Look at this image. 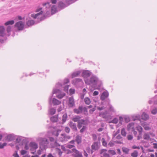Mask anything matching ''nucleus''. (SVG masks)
<instances>
[{
	"instance_id": "obj_1",
	"label": "nucleus",
	"mask_w": 157,
	"mask_h": 157,
	"mask_svg": "<svg viewBox=\"0 0 157 157\" xmlns=\"http://www.w3.org/2000/svg\"><path fill=\"white\" fill-rule=\"evenodd\" d=\"M69 82V79L66 78L62 83L59 82L56 84L55 87L53 89L52 95L49 98V103L50 105H52V100L54 94H57L56 97L59 99L62 98L65 96V93L62 92L61 89H62L63 85L67 84Z\"/></svg>"
},
{
	"instance_id": "obj_2",
	"label": "nucleus",
	"mask_w": 157,
	"mask_h": 157,
	"mask_svg": "<svg viewBox=\"0 0 157 157\" xmlns=\"http://www.w3.org/2000/svg\"><path fill=\"white\" fill-rule=\"evenodd\" d=\"M42 9V8L37 9L36 10V12H38L40 11V12L36 14H32L31 15V17L33 18L34 19L37 18V22H36V21H34L33 20H28L26 22V24L29 27L33 25L34 24H36L51 16V15L50 14V12L48 11H47L46 13L43 16L41 17L39 19L38 18L39 17V16L42 15L43 13V12L41 10Z\"/></svg>"
},
{
	"instance_id": "obj_3",
	"label": "nucleus",
	"mask_w": 157,
	"mask_h": 157,
	"mask_svg": "<svg viewBox=\"0 0 157 157\" xmlns=\"http://www.w3.org/2000/svg\"><path fill=\"white\" fill-rule=\"evenodd\" d=\"M84 81L85 83L87 85H92L93 87L95 89L100 90L102 85V82L99 80L98 78L95 75L92 76L90 79H85Z\"/></svg>"
},
{
	"instance_id": "obj_4",
	"label": "nucleus",
	"mask_w": 157,
	"mask_h": 157,
	"mask_svg": "<svg viewBox=\"0 0 157 157\" xmlns=\"http://www.w3.org/2000/svg\"><path fill=\"white\" fill-rule=\"evenodd\" d=\"M58 4V9L59 11L64 9L70 5L75 2L76 1H59Z\"/></svg>"
},
{
	"instance_id": "obj_5",
	"label": "nucleus",
	"mask_w": 157,
	"mask_h": 157,
	"mask_svg": "<svg viewBox=\"0 0 157 157\" xmlns=\"http://www.w3.org/2000/svg\"><path fill=\"white\" fill-rule=\"evenodd\" d=\"M6 35L5 33V29L3 26H0V36L4 37L3 39L0 38V42L3 43L7 40V38L6 36Z\"/></svg>"
},
{
	"instance_id": "obj_6",
	"label": "nucleus",
	"mask_w": 157,
	"mask_h": 157,
	"mask_svg": "<svg viewBox=\"0 0 157 157\" xmlns=\"http://www.w3.org/2000/svg\"><path fill=\"white\" fill-rule=\"evenodd\" d=\"M48 143V141L46 138H41V141L40 143V149L42 150L46 149Z\"/></svg>"
},
{
	"instance_id": "obj_7",
	"label": "nucleus",
	"mask_w": 157,
	"mask_h": 157,
	"mask_svg": "<svg viewBox=\"0 0 157 157\" xmlns=\"http://www.w3.org/2000/svg\"><path fill=\"white\" fill-rule=\"evenodd\" d=\"M15 26L17 27L18 30H22L24 29V24L22 21H19L16 23Z\"/></svg>"
},
{
	"instance_id": "obj_8",
	"label": "nucleus",
	"mask_w": 157,
	"mask_h": 157,
	"mask_svg": "<svg viewBox=\"0 0 157 157\" xmlns=\"http://www.w3.org/2000/svg\"><path fill=\"white\" fill-rule=\"evenodd\" d=\"M109 94L108 91H104L101 94L100 98L102 101H104L109 96Z\"/></svg>"
},
{
	"instance_id": "obj_9",
	"label": "nucleus",
	"mask_w": 157,
	"mask_h": 157,
	"mask_svg": "<svg viewBox=\"0 0 157 157\" xmlns=\"http://www.w3.org/2000/svg\"><path fill=\"white\" fill-rule=\"evenodd\" d=\"M68 105L69 108H72L75 105V102L73 97L69 98Z\"/></svg>"
},
{
	"instance_id": "obj_10",
	"label": "nucleus",
	"mask_w": 157,
	"mask_h": 157,
	"mask_svg": "<svg viewBox=\"0 0 157 157\" xmlns=\"http://www.w3.org/2000/svg\"><path fill=\"white\" fill-rule=\"evenodd\" d=\"M15 139V136L13 134H10L6 137V140L8 142H10L14 140Z\"/></svg>"
},
{
	"instance_id": "obj_11",
	"label": "nucleus",
	"mask_w": 157,
	"mask_h": 157,
	"mask_svg": "<svg viewBox=\"0 0 157 157\" xmlns=\"http://www.w3.org/2000/svg\"><path fill=\"white\" fill-rule=\"evenodd\" d=\"M72 150L73 152L75 153L74 155V157H83L81 152L75 148L73 149Z\"/></svg>"
},
{
	"instance_id": "obj_12",
	"label": "nucleus",
	"mask_w": 157,
	"mask_h": 157,
	"mask_svg": "<svg viewBox=\"0 0 157 157\" xmlns=\"http://www.w3.org/2000/svg\"><path fill=\"white\" fill-rule=\"evenodd\" d=\"M83 108L82 106H79L78 109H74V112L78 114L82 113L83 112Z\"/></svg>"
},
{
	"instance_id": "obj_13",
	"label": "nucleus",
	"mask_w": 157,
	"mask_h": 157,
	"mask_svg": "<svg viewBox=\"0 0 157 157\" xmlns=\"http://www.w3.org/2000/svg\"><path fill=\"white\" fill-rule=\"evenodd\" d=\"M73 82L75 85H82L83 83V82L82 79L76 78L73 80Z\"/></svg>"
},
{
	"instance_id": "obj_14",
	"label": "nucleus",
	"mask_w": 157,
	"mask_h": 157,
	"mask_svg": "<svg viewBox=\"0 0 157 157\" xmlns=\"http://www.w3.org/2000/svg\"><path fill=\"white\" fill-rule=\"evenodd\" d=\"M58 12L57 6L56 5H53L51 7V12L52 15Z\"/></svg>"
},
{
	"instance_id": "obj_15",
	"label": "nucleus",
	"mask_w": 157,
	"mask_h": 157,
	"mask_svg": "<svg viewBox=\"0 0 157 157\" xmlns=\"http://www.w3.org/2000/svg\"><path fill=\"white\" fill-rule=\"evenodd\" d=\"M107 150L106 149H101L100 151V154H103V156H101V157H109V154L107 153L106 151Z\"/></svg>"
},
{
	"instance_id": "obj_16",
	"label": "nucleus",
	"mask_w": 157,
	"mask_h": 157,
	"mask_svg": "<svg viewBox=\"0 0 157 157\" xmlns=\"http://www.w3.org/2000/svg\"><path fill=\"white\" fill-rule=\"evenodd\" d=\"M91 149L93 150H94V151H96L98 149V142H94L91 145Z\"/></svg>"
},
{
	"instance_id": "obj_17",
	"label": "nucleus",
	"mask_w": 157,
	"mask_h": 157,
	"mask_svg": "<svg viewBox=\"0 0 157 157\" xmlns=\"http://www.w3.org/2000/svg\"><path fill=\"white\" fill-rule=\"evenodd\" d=\"M69 126L73 131H77V130L76 124L71 121L70 122Z\"/></svg>"
},
{
	"instance_id": "obj_18",
	"label": "nucleus",
	"mask_w": 157,
	"mask_h": 157,
	"mask_svg": "<svg viewBox=\"0 0 157 157\" xmlns=\"http://www.w3.org/2000/svg\"><path fill=\"white\" fill-rule=\"evenodd\" d=\"M82 75L85 77L87 78L90 75V73L88 71L84 70L82 72Z\"/></svg>"
},
{
	"instance_id": "obj_19",
	"label": "nucleus",
	"mask_w": 157,
	"mask_h": 157,
	"mask_svg": "<svg viewBox=\"0 0 157 157\" xmlns=\"http://www.w3.org/2000/svg\"><path fill=\"white\" fill-rule=\"evenodd\" d=\"M141 117L142 120L144 121H146L149 118V117L147 113L144 112L142 115Z\"/></svg>"
},
{
	"instance_id": "obj_20",
	"label": "nucleus",
	"mask_w": 157,
	"mask_h": 157,
	"mask_svg": "<svg viewBox=\"0 0 157 157\" xmlns=\"http://www.w3.org/2000/svg\"><path fill=\"white\" fill-rule=\"evenodd\" d=\"M52 103L54 105H59L61 103V101L55 98H53L52 100Z\"/></svg>"
},
{
	"instance_id": "obj_21",
	"label": "nucleus",
	"mask_w": 157,
	"mask_h": 157,
	"mask_svg": "<svg viewBox=\"0 0 157 157\" xmlns=\"http://www.w3.org/2000/svg\"><path fill=\"white\" fill-rule=\"evenodd\" d=\"M85 120L83 119H81L80 121H78V127L79 129H80L82 127V124H84Z\"/></svg>"
},
{
	"instance_id": "obj_22",
	"label": "nucleus",
	"mask_w": 157,
	"mask_h": 157,
	"mask_svg": "<svg viewBox=\"0 0 157 157\" xmlns=\"http://www.w3.org/2000/svg\"><path fill=\"white\" fill-rule=\"evenodd\" d=\"M75 141L78 144H79L82 142L81 137L79 135H77L76 137Z\"/></svg>"
},
{
	"instance_id": "obj_23",
	"label": "nucleus",
	"mask_w": 157,
	"mask_h": 157,
	"mask_svg": "<svg viewBox=\"0 0 157 157\" xmlns=\"http://www.w3.org/2000/svg\"><path fill=\"white\" fill-rule=\"evenodd\" d=\"M58 115H57L51 117L50 118V120L51 121L53 122H57L58 120Z\"/></svg>"
},
{
	"instance_id": "obj_24",
	"label": "nucleus",
	"mask_w": 157,
	"mask_h": 157,
	"mask_svg": "<svg viewBox=\"0 0 157 157\" xmlns=\"http://www.w3.org/2000/svg\"><path fill=\"white\" fill-rule=\"evenodd\" d=\"M67 114L66 113H64L63 114L62 117V124H63L65 123L67 120Z\"/></svg>"
},
{
	"instance_id": "obj_25",
	"label": "nucleus",
	"mask_w": 157,
	"mask_h": 157,
	"mask_svg": "<svg viewBox=\"0 0 157 157\" xmlns=\"http://www.w3.org/2000/svg\"><path fill=\"white\" fill-rule=\"evenodd\" d=\"M30 146L35 149L37 148L38 147L37 144L34 142H31L30 143Z\"/></svg>"
},
{
	"instance_id": "obj_26",
	"label": "nucleus",
	"mask_w": 157,
	"mask_h": 157,
	"mask_svg": "<svg viewBox=\"0 0 157 157\" xmlns=\"http://www.w3.org/2000/svg\"><path fill=\"white\" fill-rule=\"evenodd\" d=\"M81 73V72L79 71H78L73 72L71 75L72 78L78 76Z\"/></svg>"
},
{
	"instance_id": "obj_27",
	"label": "nucleus",
	"mask_w": 157,
	"mask_h": 157,
	"mask_svg": "<svg viewBox=\"0 0 157 157\" xmlns=\"http://www.w3.org/2000/svg\"><path fill=\"white\" fill-rule=\"evenodd\" d=\"M81 118V117L79 116H75V117H73L72 119V121L75 122H78V121H80V119Z\"/></svg>"
},
{
	"instance_id": "obj_28",
	"label": "nucleus",
	"mask_w": 157,
	"mask_h": 157,
	"mask_svg": "<svg viewBox=\"0 0 157 157\" xmlns=\"http://www.w3.org/2000/svg\"><path fill=\"white\" fill-rule=\"evenodd\" d=\"M43 5L44 7H45L48 9L50 8L51 7V4H50V3L49 2L44 3L43 4Z\"/></svg>"
},
{
	"instance_id": "obj_29",
	"label": "nucleus",
	"mask_w": 157,
	"mask_h": 157,
	"mask_svg": "<svg viewBox=\"0 0 157 157\" xmlns=\"http://www.w3.org/2000/svg\"><path fill=\"white\" fill-rule=\"evenodd\" d=\"M85 103L87 105H89L91 102L90 100V98L88 97H86L84 100Z\"/></svg>"
},
{
	"instance_id": "obj_30",
	"label": "nucleus",
	"mask_w": 157,
	"mask_h": 157,
	"mask_svg": "<svg viewBox=\"0 0 157 157\" xmlns=\"http://www.w3.org/2000/svg\"><path fill=\"white\" fill-rule=\"evenodd\" d=\"M122 150L123 152L125 153L126 154H128V152L129 151V149L128 148L124 147L122 148Z\"/></svg>"
},
{
	"instance_id": "obj_31",
	"label": "nucleus",
	"mask_w": 157,
	"mask_h": 157,
	"mask_svg": "<svg viewBox=\"0 0 157 157\" xmlns=\"http://www.w3.org/2000/svg\"><path fill=\"white\" fill-rule=\"evenodd\" d=\"M14 23V21L13 20L9 21L6 22L5 23V25L6 26H7L9 25H12Z\"/></svg>"
},
{
	"instance_id": "obj_32",
	"label": "nucleus",
	"mask_w": 157,
	"mask_h": 157,
	"mask_svg": "<svg viewBox=\"0 0 157 157\" xmlns=\"http://www.w3.org/2000/svg\"><path fill=\"white\" fill-rule=\"evenodd\" d=\"M143 138L145 140H149L150 139L149 135L146 133L144 134L143 135Z\"/></svg>"
},
{
	"instance_id": "obj_33",
	"label": "nucleus",
	"mask_w": 157,
	"mask_h": 157,
	"mask_svg": "<svg viewBox=\"0 0 157 157\" xmlns=\"http://www.w3.org/2000/svg\"><path fill=\"white\" fill-rule=\"evenodd\" d=\"M61 135L64 138V140H65L66 139H69L71 138V137L69 136H67L65 133L62 134Z\"/></svg>"
},
{
	"instance_id": "obj_34",
	"label": "nucleus",
	"mask_w": 157,
	"mask_h": 157,
	"mask_svg": "<svg viewBox=\"0 0 157 157\" xmlns=\"http://www.w3.org/2000/svg\"><path fill=\"white\" fill-rule=\"evenodd\" d=\"M138 155V151L136 150H135L133 152L131 153V155L132 157H137Z\"/></svg>"
},
{
	"instance_id": "obj_35",
	"label": "nucleus",
	"mask_w": 157,
	"mask_h": 157,
	"mask_svg": "<svg viewBox=\"0 0 157 157\" xmlns=\"http://www.w3.org/2000/svg\"><path fill=\"white\" fill-rule=\"evenodd\" d=\"M157 96V95H155L154 98H152L150 99V100L148 101V103L149 104H151L153 102H154V104H156V103H155V97Z\"/></svg>"
},
{
	"instance_id": "obj_36",
	"label": "nucleus",
	"mask_w": 157,
	"mask_h": 157,
	"mask_svg": "<svg viewBox=\"0 0 157 157\" xmlns=\"http://www.w3.org/2000/svg\"><path fill=\"white\" fill-rule=\"evenodd\" d=\"M121 135L124 136H125L126 135V132L125 131V129L123 128L121 131Z\"/></svg>"
},
{
	"instance_id": "obj_37",
	"label": "nucleus",
	"mask_w": 157,
	"mask_h": 157,
	"mask_svg": "<svg viewBox=\"0 0 157 157\" xmlns=\"http://www.w3.org/2000/svg\"><path fill=\"white\" fill-rule=\"evenodd\" d=\"M137 129L139 132V135H141L143 130V128L141 126H139L137 127Z\"/></svg>"
},
{
	"instance_id": "obj_38",
	"label": "nucleus",
	"mask_w": 157,
	"mask_h": 157,
	"mask_svg": "<svg viewBox=\"0 0 157 157\" xmlns=\"http://www.w3.org/2000/svg\"><path fill=\"white\" fill-rule=\"evenodd\" d=\"M118 122V119L116 118H113L112 121L110 122V123H113L114 124H117Z\"/></svg>"
},
{
	"instance_id": "obj_39",
	"label": "nucleus",
	"mask_w": 157,
	"mask_h": 157,
	"mask_svg": "<svg viewBox=\"0 0 157 157\" xmlns=\"http://www.w3.org/2000/svg\"><path fill=\"white\" fill-rule=\"evenodd\" d=\"M61 131L58 129L57 131H55L52 132V134L56 136H58L59 135V132H60Z\"/></svg>"
},
{
	"instance_id": "obj_40",
	"label": "nucleus",
	"mask_w": 157,
	"mask_h": 157,
	"mask_svg": "<svg viewBox=\"0 0 157 157\" xmlns=\"http://www.w3.org/2000/svg\"><path fill=\"white\" fill-rule=\"evenodd\" d=\"M56 111V109L54 108H52L51 109H50V110L49 113L50 115H52L55 113Z\"/></svg>"
},
{
	"instance_id": "obj_41",
	"label": "nucleus",
	"mask_w": 157,
	"mask_h": 157,
	"mask_svg": "<svg viewBox=\"0 0 157 157\" xmlns=\"http://www.w3.org/2000/svg\"><path fill=\"white\" fill-rule=\"evenodd\" d=\"M66 84H65V85ZM64 85H63V86H62V88L63 87V90L66 92H68L69 86L68 85H66L64 86L63 87V86Z\"/></svg>"
},
{
	"instance_id": "obj_42",
	"label": "nucleus",
	"mask_w": 157,
	"mask_h": 157,
	"mask_svg": "<svg viewBox=\"0 0 157 157\" xmlns=\"http://www.w3.org/2000/svg\"><path fill=\"white\" fill-rule=\"evenodd\" d=\"M22 137L21 136H18L16 140V142L18 143H20Z\"/></svg>"
},
{
	"instance_id": "obj_43",
	"label": "nucleus",
	"mask_w": 157,
	"mask_h": 157,
	"mask_svg": "<svg viewBox=\"0 0 157 157\" xmlns=\"http://www.w3.org/2000/svg\"><path fill=\"white\" fill-rule=\"evenodd\" d=\"M56 151L58 153V154L59 155V156H61L63 153L62 151H61V149L60 148H56Z\"/></svg>"
},
{
	"instance_id": "obj_44",
	"label": "nucleus",
	"mask_w": 157,
	"mask_h": 157,
	"mask_svg": "<svg viewBox=\"0 0 157 157\" xmlns=\"http://www.w3.org/2000/svg\"><path fill=\"white\" fill-rule=\"evenodd\" d=\"M157 113V107L153 109L151 111V113L155 115Z\"/></svg>"
},
{
	"instance_id": "obj_45",
	"label": "nucleus",
	"mask_w": 157,
	"mask_h": 157,
	"mask_svg": "<svg viewBox=\"0 0 157 157\" xmlns=\"http://www.w3.org/2000/svg\"><path fill=\"white\" fill-rule=\"evenodd\" d=\"M83 111L84 114L85 115L88 114L87 109L86 107H84L83 108Z\"/></svg>"
},
{
	"instance_id": "obj_46",
	"label": "nucleus",
	"mask_w": 157,
	"mask_h": 157,
	"mask_svg": "<svg viewBox=\"0 0 157 157\" xmlns=\"http://www.w3.org/2000/svg\"><path fill=\"white\" fill-rule=\"evenodd\" d=\"M101 141L103 146H106L107 145V143L105 140V139L104 138H102L101 139Z\"/></svg>"
},
{
	"instance_id": "obj_47",
	"label": "nucleus",
	"mask_w": 157,
	"mask_h": 157,
	"mask_svg": "<svg viewBox=\"0 0 157 157\" xmlns=\"http://www.w3.org/2000/svg\"><path fill=\"white\" fill-rule=\"evenodd\" d=\"M7 144L6 143H4L2 144L1 143H0V149H2L4 148L5 146H6Z\"/></svg>"
},
{
	"instance_id": "obj_48",
	"label": "nucleus",
	"mask_w": 157,
	"mask_h": 157,
	"mask_svg": "<svg viewBox=\"0 0 157 157\" xmlns=\"http://www.w3.org/2000/svg\"><path fill=\"white\" fill-rule=\"evenodd\" d=\"M86 127L85 126H83L82 128L80 130V132L81 133H83L86 129Z\"/></svg>"
},
{
	"instance_id": "obj_49",
	"label": "nucleus",
	"mask_w": 157,
	"mask_h": 157,
	"mask_svg": "<svg viewBox=\"0 0 157 157\" xmlns=\"http://www.w3.org/2000/svg\"><path fill=\"white\" fill-rule=\"evenodd\" d=\"M12 27L10 26H8L7 28L6 31L8 33L11 31Z\"/></svg>"
},
{
	"instance_id": "obj_50",
	"label": "nucleus",
	"mask_w": 157,
	"mask_h": 157,
	"mask_svg": "<svg viewBox=\"0 0 157 157\" xmlns=\"http://www.w3.org/2000/svg\"><path fill=\"white\" fill-rule=\"evenodd\" d=\"M124 119L125 122L127 123L130 121V118L129 117H124Z\"/></svg>"
},
{
	"instance_id": "obj_51",
	"label": "nucleus",
	"mask_w": 157,
	"mask_h": 157,
	"mask_svg": "<svg viewBox=\"0 0 157 157\" xmlns=\"http://www.w3.org/2000/svg\"><path fill=\"white\" fill-rule=\"evenodd\" d=\"M70 94H73L75 93V89H70L69 90Z\"/></svg>"
},
{
	"instance_id": "obj_52",
	"label": "nucleus",
	"mask_w": 157,
	"mask_h": 157,
	"mask_svg": "<svg viewBox=\"0 0 157 157\" xmlns=\"http://www.w3.org/2000/svg\"><path fill=\"white\" fill-rule=\"evenodd\" d=\"M13 156L14 157H20L17 154V151H15V153L13 155Z\"/></svg>"
},
{
	"instance_id": "obj_53",
	"label": "nucleus",
	"mask_w": 157,
	"mask_h": 157,
	"mask_svg": "<svg viewBox=\"0 0 157 157\" xmlns=\"http://www.w3.org/2000/svg\"><path fill=\"white\" fill-rule=\"evenodd\" d=\"M127 138L128 140H131L133 139V136L132 135H129L127 136Z\"/></svg>"
},
{
	"instance_id": "obj_54",
	"label": "nucleus",
	"mask_w": 157,
	"mask_h": 157,
	"mask_svg": "<svg viewBox=\"0 0 157 157\" xmlns=\"http://www.w3.org/2000/svg\"><path fill=\"white\" fill-rule=\"evenodd\" d=\"M86 151L88 153H90L91 151V149L90 147H86Z\"/></svg>"
},
{
	"instance_id": "obj_55",
	"label": "nucleus",
	"mask_w": 157,
	"mask_h": 157,
	"mask_svg": "<svg viewBox=\"0 0 157 157\" xmlns=\"http://www.w3.org/2000/svg\"><path fill=\"white\" fill-rule=\"evenodd\" d=\"M86 94V93H81L80 98L81 99H83L84 98V97Z\"/></svg>"
},
{
	"instance_id": "obj_56",
	"label": "nucleus",
	"mask_w": 157,
	"mask_h": 157,
	"mask_svg": "<svg viewBox=\"0 0 157 157\" xmlns=\"http://www.w3.org/2000/svg\"><path fill=\"white\" fill-rule=\"evenodd\" d=\"M119 123L122 124V122L123 121V118L121 116L119 117Z\"/></svg>"
},
{
	"instance_id": "obj_57",
	"label": "nucleus",
	"mask_w": 157,
	"mask_h": 157,
	"mask_svg": "<svg viewBox=\"0 0 157 157\" xmlns=\"http://www.w3.org/2000/svg\"><path fill=\"white\" fill-rule=\"evenodd\" d=\"M95 109L94 108L91 109L89 111V113L90 114H92L95 111Z\"/></svg>"
},
{
	"instance_id": "obj_58",
	"label": "nucleus",
	"mask_w": 157,
	"mask_h": 157,
	"mask_svg": "<svg viewBox=\"0 0 157 157\" xmlns=\"http://www.w3.org/2000/svg\"><path fill=\"white\" fill-rule=\"evenodd\" d=\"M65 132L67 133H69L70 131V129L69 128L66 127L65 128Z\"/></svg>"
},
{
	"instance_id": "obj_59",
	"label": "nucleus",
	"mask_w": 157,
	"mask_h": 157,
	"mask_svg": "<svg viewBox=\"0 0 157 157\" xmlns=\"http://www.w3.org/2000/svg\"><path fill=\"white\" fill-rule=\"evenodd\" d=\"M120 133V130H118L115 133L113 134V136L115 137L117 134Z\"/></svg>"
},
{
	"instance_id": "obj_60",
	"label": "nucleus",
	"mask_w": 157,
	"mask_h": 157,
	"mask_svg": "<svg viewBox=\"0 0 157 157\" xmlns=\"http://www.w3.org/2000/svg\"><path fill=\"white\" fill-rule=\"evenodd\" d=\"M108 152L111 153L113 155H114L116 154V152L113 150H109Z\"/></svg>"
},
{
	"instance_id": "obj_61",
	"label": "nucleus",
	"mask_w": 157,
	"mask_h": 157,
	"mask_svg": "<svg viewBox=\"0 0 157 157\" xmlns=\"http://www.w3.org/2000/svg\"><path fill=\"white\" fill-rule=\"evenodd\" d=\"M27 152V151L25 150H22L21 151V154L22 155H24L25 154H26Z\"/></svg>"
},
{
	"instance_id": "obj_62",
	"label": "nucleus",
	"mask_w": 157,
	"mask_h": 157,
	"mask_svg": "<svg viewBox=\"0 0 157 157\" xmlns=\"http://www.w3.org/2000/svg\"><path fill=\"white\" fill-rule=\"evenodd\" d=\"M49 140L51 142H53L55 141V139L52 137H49Z\"/></svg>"
},
{
	"instance_id": "obj_63",
	"label": "nucleus",
	"mask_w": 157,
	"mask_h": 157,
	"mask_svg": "<svg viewBox=\"0 0 157 157\" xmlns=\"http://www.w3.org/2000/svg\"><path fill=\"white\" fill-rule=\"evenodd\" d=\"M93 137V140L95 141L97 139V136L96 135L93 134L92 135Z\"/></svg>"
},
{
	"instance_id": "obj_64",
	"label": "nucleus",
	"mask_w": 157,
	"mask_h": 157,
	"mask_svg": "<svg viewBox=\"0 0 157 157\" xmlns=\"http://www.w3.org/2000/svg\"><path fill=\"white\" fill-rule=\"evenodd\" d=\"M98 93H99L98 91H95L93 93V95L94 96L97 95L98 94Z\"/></svg>"
}]
</instances>
